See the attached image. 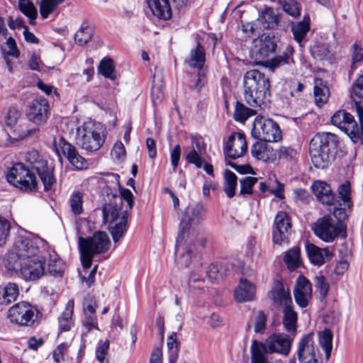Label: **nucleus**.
I'll return each instance as SVG.
<instances>
[{
  "mask_svg": "<svg viewBox=\"0 0 363 363\" xmlns=\"http://www.w3.org/2000/svg\"><path fill=\"white\" fill-rule=\"evenodd\" d=\"M205 215L206 209L200 203L189 204L182 213L174 254L182 267H188L193 256L191 249L184 246L183 242L189 236L191 228L198 225L204 218Z\"/></svg>",
  "mask_w": 363,
  "mask_h": 363,
  "instance_id": "1",
  "label": "nucleus"
},
{
  "mask_svg": "<svg viewBox=\"0 0 363 363\" xmlns=\"http://www.w3.org/2000/svg\"><path fill=\"white\" fill-rule=\"evenodd\" d=\"M271 83L269 78L258 69L247 71L243 76V97L251 107L262 108L270 101Z\"/></svg>",
  "mask_w": 363,
  "mask_h": 363,
  "instance_id": "2",
  "label": "nucleus"
},
{
  "mask_svg": "<svg viewBox=\"0 0 363 363\" xmlns=\"http://www.w3.org/2000/svg\"><path fill=\"white\" fill-rule=\"evenodd\" d=\"M340 147V138L335 133L318 132L311 139L309 155L317 169L327 168L335 159Z\"/></svg>",
  "mask_w": 363,
  "mask_h": 363,
  "instance_id": "3",
  "label": "nucleus"
},
{
  "mask_svg": "<svg viewBox=\"0 0 363 363\" xmlns=\"http://www.w3.org/2000/svg\"><path fill=\"white\" fill-rule=\"evenodd\" d=\"M110 245L109 237L104 231H97L88 238L80 236L78 239V247L84 269H89L94 255L106 252Z\"/></svg>",
  "mask_w": 363,
  "mask_h": 363,
  "instance_id": "4",
  "label": "nucleus"
},
{
  "mask_svg": "<svg viewBox=\"0 0 363 363\" xmlns=\"http://www.w3.org/2000/svg\"><path fill=\"white\" fill-rule=\"evenodd\" d=\"M7 182L23 192L38 191V183L35 174L24 163H13L6 174Z\"/></svg>",
  "mask_w": 363,
  "mask_h": 363,
  "instance_id": "5",
  "label": "nucleus"
},
{
  "mask_svg": "<svg viewBox=\"0 0 363 363\" xmlns=\"http://www.w3.org/2000/svg\"><path fill=\"white\" fill-rule=\"evenodd\" d=\"M25 160L29 164L31 169L35 170L43 184L45 191H49L56 183L54 174V167L48 166V162L38 151L32 150L28 151Z\"/></svg>",
  "mask_w": 363,
  "mask_h": 363,
  "instance_id": "6",
  "label": "nucleus"
},
{
  "mask_svg": "<svg viewBox=\"0 0 363 363\" xmlns=\"http://www.w3.org/2000/svg\"><path fill=\"white\" fill-rule=\"evenodd\" d=\"M251 135L254 138L265 143H277L282 140V131L279 124L262 116L255 118Z\"/></svg>",
  "mask_w": 363,
  "mask_h": 363,
  "instance_id": "7",
  "label": "nucleus"
},
{
  "mask_svg": "<svg viewBox=\"0 0 363 363\" xmlns=\"http://www.w3.org/2000/svg\"><path fill=\"white\" fill-rule=\"evenodd\" d=\"M314 234L325 242H333L337 238L345 239L347 236L346 227L335 223L331 215L319 218L314 224Z\"/></svg>",
  "mask_w": 363,
  "mask_h": 363,
  "instance_id": "8",
  "label": "nucleus"
},
{
  "mask_svg": "<svg viewBox=\"0 0 363 363\" xmlns=\"http://www.w3.org/2000/svg\"><path fill=\"white\" fill-rule=\"evenodd\" d=\"M77 143L87 152L98 151L105 142V136L101 135L95 124L91 121L84 122L77 130Z\"/></svg>",
  "mask_w": 363,
  "mask_h": 363,
  "instance_id": "9",
  "label": "nucleus"
},
{
  "mask_svg": "<svg viewBox=\"0 0 363 363\" xmlns=\"http://www.w3.org/2000/svg\"><path fill=\"white\" fill-rule=\"evenodd\" d=\"M40 314L37 307L22 301L14 304L9 309L7 317L12 323L33 327Z\"/></svg>",
  "mask_w": 363,
  "mask_h": 363,
  "instance_id": "10",
  "label": "nucleus"
},
{
  "mask_svg": "<svg viewBox=\"0 0 363 363\" xmlns=\"http://www.w3.org/2000/svg\"><path fill=\"white\" fill-rule=\"evenodd\" d=\"M278 40L274 35L263 33L256 40L253 55L257 65L263 66L275 54Z\"/></svg>",
  "mask_w": 363,
  "mask_h": 363,
  "instance_id": "11",
  "label": "nucleus"
},
{
  "mask_svg": "<svg viewBox=\"0 0 363 363\" xmlns=\"http://www.w3.org/2000/svg\"><path fill=\"white\" fill-rule=\"evenodd\" d=\"M331 123L346 133L354 143L360 142L358 124L354 116L344 109L335 111L331 117Z\"/></svg>",
  "mask_w": 363,
  "mask_h": 363,
  "instance_id": "12",
  "label": "nucleus"
},
{
  "mask_svg": "<svg viewBox=\"0 0 363 363\" xmlns=\"http://www.w3.org/2000/svg\"><path fill=\"white\" fill-rule=\"evenodd\" d=\"M45 262L46 258L41 255L23 259L20 268L23 278L28 281L38 280L45 272Z\"/></svg>",
  "mask_w": 363,
  "mask_h": 363,
  "instance_id": "13",
  "label": "nucleus"
},
{
  "mask_svg": "<svg viewBox=\"0 0 363 363\" xmlns=\"http://www.w3.org/2000/svg\"><path fill=\"white\" fill-rule=\"evenodd\" d=\"M291 228V219L286 211L277 212L272 226V241L274 244L281 245L289 242V235Z\"/></svg>",
  "mask_w": 363,
  "mask_h": 363,
  "instance_id": "14",
  "label": "nucleus"
},
{
  "mask_svg": "<svg viewBox=\"0 0 363 363\" xmlns=\"http://www.w3.org/2000/svg\"><path fill=\"white\" fill-rule=\"evenodd\" d=\"M50 110L48 101L43 96L35 98L28 104L26 115L33 123L40 125L46 123Z\"/></svg>",
  "mask_w": 363,
  "mask_h": 363,
  "instance_id": "15",
  "label": "nucleus"
},
{
  "mask_svg": "<svg viewBox=\"0 0 363 363\" xmlns=\"http://www.w3.org/2000/svg\"><path fill=\"white\" fill-rule=\"evenodd\" d=\"M103 192L107 197V199H104L105 203L102 206L103 222L111 225L119 220V214L122 208L116 202L118 195L115 189L106 186L104 189Z\"/></svg>",
  "mask_w": 363,
  "mask_h": 363,
  "instance_id": "16",
  "label": "nucleus"
},
{
  "mask_svg": "<svg viewBox=\"0 0 363 363\" xmlns=\"http://www.w3.org/2000/svg\"><path fill=\"white\" fill-rule=\"evenodd\" d=\"M247 151V143L244 133L233 132L223 147L225 157L236 160L244 156Z\"/></svg>",
  "mask_w": 363,
  "mask_h": 363,
  "instance_id": "17",
  "label": "nucleus"
},
{
  "mask_svg": "<svg viewBox=\"0 0 363 363\" xmlns=\"http://www.w3.org/2000/svg\"><path fill=\"white\" fill-rule=\"evenodd\" d=\"M267 297L276 308L282 307L293 302L290 290L285 287L281 279L274 280L272 289L267 293Z\"/></svg>",
  "mask_w": 363,
  "mask_h": 363,
  "instance_id": "18",
  "label": "nucleus"
},
{
  "mask_svg": "<svg viewBox=\"0 0 363 363\" xmlns=\"http://www.w3.org/2000/svg\"><path fill=\"white\" fill-rule=\"evenodd\" d=\"M21 116V111L16 106H10L6 113L4 122L7 128L11 130L13 138L17 140H22L26 137L32 135L33 133L38 131V128H30L26 130L17 131L14 129L18 121Z\"/></svg>",
  "mask_w": 363,
  "mask_h": 363,
  "instance_id": "19",
  "label": "nucleus"
},
{
  "mask_svg": "<svg viewBox=\"0 0 363 363\" xmlns=\"http://www.w3.org/2000/svg\"><path fill=\"white\" fill-rule=\"evenodd\" d=\"M300 363H318L313 341V333L303 335L298 342L297 350Z\"/></svg>",
  "mask_w": 363,
  "mask_h": 363,
  "instance_id": "20",
  "label": "nucleus"
},
{
  "mask_svg": "<svg viewBox=\"0 0 363 363\" xmlns=\"http://www.w3.org/2000/svg\"><path fill=\"white\" fill-rule=\"evenodd\" d=\"M306 251L311 263L318 267H320L325 262L330 261L334 256L333 252L328 247L321 248L308 242L306 244Z\"/></svg>",
  "mask_w": 363,
  "mask_h": 363,
  "instance_id": "21",
  "label": "nucleus"
},
{
  "mask_svg": "<svg viewBox=\"0 0 363 363\" xmlns=\"http://www.w3.org/2000/svg\"><path fill=\"white\" fill-rule=\"evenodd\" d=\"M206 61V53L201 42V37L196 38V46L190 50L189 56L184 63L192 69L203 70Z\"/></svg>",
  "mask_w": 363,
  "mask_h": 363,
  "instance_id": "22",
  "label": "nucleus"
},
{
  "mask_svg": "<svg viewBox=\"0 0 363 363\" xmlns=\"http://www.w3.org/2000/svg\"><path fill=\"white\" fill-rule=\"evenodd\" d=\"M267 342V354L268 353H280L288 355L291 350V342L287 335L273 334Z\"/></svg>",
  "mask_w": 363,
  "mask_h": 363,
  "instance_id": "23",
  "label": "nucleus"
},
{
  "mask_svg": "<svg viewBox=\"0 0 363 363\" xmlns=\"http://www.w3.org/2000/svg\"><path fill=\"white\" fill-rule=\"evenodd\" d=\"M59 145L62 154L67 157L70 164L78 169H82L86 167V162L85 159L79 154L76 147L66 141L63 137L60 138Z\"/></svg>",
  "mask_w": 363,
  "mask_h": 363,
  "instance_id": "24",
  "label": "nucleus"
},
{
  "mask_svg": "<svg viewBox=\"0 0 363 363\" xmlns=\"http://www.w3.org/2000/svg\"><path fill=\"white\" fill-rule=\"evenodd\" d=\"M294 52L295 50L293 46L287 45L284 51L281 55L270 57L263 67L269 68L271 71H274L284 65H293L295 64L294 58Z\"/></svg>",
  "mask_w": 363,
  "mask_h": 363,
  "instance_id": "25",
  "label": "nucleus"
},
{
  "mask_svg": "<svg viewBox=\"0 0 363 363\" xmlns=\"http://www.w3.org/2000/svg\"><path fill=\"white\" fill-rule=\"evenodd\" d=\"M312 189L314 195L323 204L328 206L335 204L336 196L330 185L325 182L316 181L313 184Z\"/></svg>",
  "mask_w": 363,
  "mask_h": 363,
  "instance_id": "26",
  "label": "nucleus"
},
{
  "mask_svg": "<svg viewBox=\"0 0 363 363\" xmlns=\"http://www.w3.org/2000/svg\"><path fill=\"white\" fill-rule=\"evenodd\" d=\"M40 248L32 239L24 238L16 245V253L19 259H27L38 255Z\"/></svg>",
  "mask_w": 363,
  "mask_h": 363,
  "instance_id": "27",
  "label": "nucleus"
},
{
  "mask_svg": "<svg viewBox=\"0 0 363 363\" xmlns=\"http://www.w3.org/2000/svg\"><path fill=\"white\" fill-rule=\"evenodd\" d=\"M256 286L246 279H241L239 285L234 291V296L239 303L247 302L255 299Z\"/></svg>",
  "mask_w": 363,
  "mask_h": 363,
  "instance_id": "28",
  "label": "nucleus"
},
{
  "mask_svg": "<svg viewBox=\"0 0 363 363\" xmlns=\"http://www.w3.org/2000/svg\"><path fill=\"white\" fill-rule=\"evenodd\" d=\"M147 4L152 14L157 18L167 21L172 18L169 0H147Z\"/></svg>",
  "mask_w": 363,
  "mask_h": 363,
  "instance_id": "29",
  "label": "nucleus"
},
{
  "mask_svg": "<svg viewBox=\"0 0 363 363\" xmlns=\"http://www.w3.org/2000/svg\"><path fill=\"white\" fill-rule=\"evenodd\" d=\"M281 14L272 7H267L259 15V21L267 30H276L279 26Z\"/></svg>",
  "mask_w": 363,
  "mask_h": 363,
  "instance_id": "30",
  "label": "nucleus"
},
{
  "mask_svg": "<svg viewBox=\"0 0 363 363\" xmlns=\"http://www.w3.org/2000/svg\"><path fill=\"white\" fill-rule=\"evenodd\" d=\"M74 302L69 300L65 308L58 318V333L69 331L74 326L72 318L74 313Z\"/></svg>",
  "mask_w": 363,
  "mask_h": 363,
  "instance_id": "31",
  "label": "nucleus"
},
{
  "mask_svg": "<svg viewBox=\"0 0 363 363\" xmlns=\"http://www.w3.org/2000/svg\"><path fill=\"white\" fill-rule=\"evenodd\" d=\"M128 211L122 212L121 216L114 224H108V230L115 243L118 242L125 235L128 229Z\"/></svg>",
  "mask_w": 363,
  "mask_h": 363,
  "instance_id": "32",
  "label": "nucleus"
},
{
  "mask_svg": "<svg viewBox=\"0 0 363 363\" xmlns=\"http://www.w3.org/2000/svg\"><path fill=\"white\" fill-rule=\"evenodd\" d=\"M311 28L310 16L306 13L303 16V19L297 23H291V30L293 33L294 40L301 44L306 38Z\"/></svg>",
  "mask_w": 363,
  "mask_h": 363,
  "instance_id": "33",
  "label": "nucleus"
},
{
  "mask_svg": "<svg viewBox=\"0 0 363 363\" xmlns=\"http://www.w3.org/2000/svg\"><path fill=\"white\" fill-rule=\"evenodd\" d=\"M18 295L19 289L16 283L8 282L0 285V305L7 306L14 302Z\"/></svg>",
  "mask_w": 363,
  "mask_h": 363,
  "instance_id": "34",
  "label": "nucleus"
},
{
  "mask_svg": "<svg viewBox=\"0 0 363 363\" xmlns=\"http://www.w3.org/2000/svg\"><path fill=\"white\" fill-rule=\"evenodd\" d=\"M282 324L289 332H296L297 328L298 313L294 311L293 302L282 306Z\"/></svg>",
  "mask_w": 363,
  "mask_h": 363,
  "instance_id": "35",
  "label": "nucleus"
},
{
  "mask_svg": "<svg viewBox=\"0 0 363 363\" xmlns=\"http://www.w3.org/2000/svg\"><path fill=\"white\" fill-rule=\"evenodd\" d=\"M94 34V26L88 21H84L74 34L75 43L79 46H84L91 40Z\"/></svg>",
  "mask_w": 363,
  "mask_h": 363,
  "instance_id": "36",
  "label": "nucleus"
},
{
  "mask_svg": "<svg viewBox=\"0 0 363 363\" xmlns=\"http://www.w3.org/2000/svg\"><path fill=\"white\" fill-rule=\"evenodd\" d=\"M313 94L317 105L321 106L327 103L330 90L322 78L316 77L314 80Z\"/></svg>",
  "mask_w": 363,
  "mask_h": 363,
  "instance_id": "37",
  "label": "nucleus"
},
{
  "mask_svg": "<svg viewBox=\"0 0 363 363\" xmlns=\"http://www.w3.org/2000/svg\"><path fill=\"white\" fill-rule=\"evenodd\" d=\"M252 363H269L267 359L266 345L257 340L252 341L250 347Z\"/></svg>",
  "mask_w": 363,
  "mask_h": 363,
  "instance_id": "38",
  "label": "nucleus"
},
{
  "mask_svg": "<svg viewBox=\"0 0 363 363\" xmlns=\"http://www.w3.org/2000/svg\"><path fill=\"white\" fill-rule=\"evenodd\" d=\"M223 191L228 198L231 199L236 194L238 177L233 172L226 169L223 173Z\"/></svg>",
  "mask_w": 363,
  "mask_h": 363,
  "instance_id": "39",
  "label": "nucleus"
},
{
  "mask_svg": "<svg viewBox=\"0 0 363 363\" xmlns=\"http://www.w3.org/2000/svg\"><path fill=\"white\" fill-rule=\"evenodd\" d=\"M338 199H336L335 203L339 206L353 207V202L351 197V184L349 181H345L341 184L337 189Z\"/></svg>",
  "mask_w": 363,
  "mask_h": 363,
  "instance_id": "40",
  "label": "nucleus"
},
{
  "mask_svg": "<svg viewBox=\"0 0 363 363\" xmlns=\"http://www.w3.org/2000/svg\"><path fill=\"white\" fill-rule=\"evenodd\" d=\"M284 262L290 270H295L301 264V250L298 246L287 250L284 257Z\"/></svg>",
  "mask_w": 363,
  "mask_h": 363,
  "instance_id": "41",
  "label": "nucleus"
},
{
  "mask_svg": "<svg viewBox=\"0 0 363 363\" xmlns=\"http://www.w3.org/2000/svg\"><path fill=\"white\" fill-rule=\"evenodd\" d=\"M167 345L169 350L168 363H177L181 342L177 339L176 332H172L167 337Z\"/></svg>",
  "mask_w": 363,
  "mask_h": 363,
  "instance_id": "42",
  "label": "nucleus"
},
{
  "mask_svg": "<svg viewBox=\"0 0 363 363\" xmlns=\"http://www.w3.org/2000/svg\"><path fill=\"white\" fill-rule=\"evenodd\" d=\"M257 111L252 108H248L240 101H237L235 105L233 118L240 123L245 122L250 117L255 116Z\"/></svg>",
  "mask_w": 363,
  "mask_h": 363,
  "instance_id": "43",
  "label": "nucleus"
},
{
  "mask_svg": "<svg viewBox=\"0 0 363 363\" xmlns=\"http://www.w3.org/2000/svg\"><path fill=\"white\" fill-rule=\"evenodd\" d=\"M226 268L220 262H213L208 265L206 275L212 283H218L225 276Z\"/></svg>",
  "mask_w": 363,
  "mask_h": 363,
  "instance_id": "44",
  "label": "nucleus"
},
{
  "mask_svg": "<svg viewBox=\"0 0 363 363\" xmlns=\"http://www.w3.org/2000/svg\"><path fill=\"white\" fill-rule=\"evenodd\" d=\"M99 72L105 78L115 80L116 67L113 59L109 57H105L101 59L98 67Z\"/></svg>",
  "mask_w": 363,
  "mask_h": 363,
  "instance_id": "45",
  "label": "nucleus"
},
{
  "mask_svg": "<svg viewBox=\"0 0 363 363\" xmlns=\"http://www.w3.org/2000/svg\"><path fill=\"white\" fill-rule=\"evenodd\" d=\"M65 264L57 255H50L48 270L50 275L62 277L64 274Z\"/></svg>",
  "mask_w": 363,
  "mask_h": 363,
  "instance_id": "46",
  "label": "nucleus"
},
{
  "mask_svg": "<svg viewBox=\"0 0 363 363\" xmlns=\"http://www.w3.org/2000/svg\"><path fill=\"white\" fill-rule=\"evenodd\" d=\"M310 52L314 59L325 60L330 58L329 45L326 43L316 42L311 46Z\"/></svg>",
  "mask_w": 363,
  "mask_h": 363,
  "instance_id": "47",
  "label": "nucleus"
},
{
  "mask_svg": "<svg viewBox=\"0 0 363 363\" xmlns=\"http://www.w3.org/2000/svg\"><path fill=\"white\" fill-rule=\"evenodd\" d=\"M264 143L260 140L255 143L251 147V154L255 159L266 162L270 159V155L269 148Z\"/></svg>",
  "mask_w": 363,
  "mask_h": 363,
  "instance_id": "48",
  "label": "nucleus"
},
{
  "mask_svg": "<svg viewBox=\"0 0 363 363\" xmlns=\"http://www.w3.org/2000/svg\"><path fill=\"white\" fill-rule=\"evenodd\" d=\"M18 8L23 14L28 18L30 25H35L38 12L33 3L30 0H27L24 2H18Z\"/></svg>",
  "mask_w": 363,
  "mask_h": 363,
  "instance_id": "49",
  "label": "nucleus"
},
{
  "mask_svg": "<svg viewBox=\"0 0 363 363\" xmlns=\"http://www.w3.org/2000/svg\"><path fill=\"white\" fill-rule=\"evenodd\" d=\"M333 206H334L333 216L336 220H335V223L337 225H344L347 228V225L345 221L348 218L350 214L352 213L353 207H350L349 209L348 206H339L337 203Z\"/></svg>",
  "mask_w": 363,
  "mask_h": 363,
  "instance_id": "50",
  "label": "nucleus"
},
{
  "mask_svg": "<svg viewBox=\"0 0 363 363\" xmlns=\"http://www.w3.org/2000/svg\"><path fill=\"white\" fill-rule=\"evenodd\" d=\"M84 194L79 191H74L72 193L69 199V204L72 212L75 216L81 215L83 211Z\"/></svg>",
  "mask_w": 363,
  "mask_h": 363,
  "instance_id": "51",
  "label": "nucleus"
},
{
  "mask_svg": "<svg viewBox=\"0 0 363 363\" xmlns=\"http://www.w3.org/2000/svg\"><path fill=\"white\" fill-rule=\"evenodd\" d=\"M65 0H42L40 6V13L43 18H47L52 13L57 6L64 2Z\"/></svg>",
  "mask_w": 363,
  "mask_h": 363,
  "instance_id": "52",
  "label": "nucleus"
},
{
  "mask_svg": "<svg viewBox=\"0 0 363 363\" xmlns=\"http://www.w3.org/2000/svg\"><path fill=\"white\" fill-rule=\"evenodd\" d=\"M351 65L350 74L352 73L356 69V64L363 62V45L358 42H355L351 47Z\"/></svg>",
  "mask_w": 363,
  "mask_h": 363,
  "instance_id": "53",
  "label": "nucleus"
},
{
  "mask_svg": "<svg viewBox=\"0 0 363 363\" xmlns=\"http://www.w3.org/2000/svg\"><path fill=\"white\" fill-rule=\"evenodd\" d=\"M314 285L319 291L321 300H324L328 294L330 284L326 281L325 277L322 274L316 275L314 278Z\"/></svg>",
  "mask_w": 363,
  "mask_h": 363,
  "instance_id": "54",
  "label": "nucleus"
},
{
  "mask_svg": "<svg viewBox=\"0 0 363 363\" xmlns=\"http://www.w3.org/2000/svg\"><path fill=\"white\" fill-rule=\"evenodd\" d=\"M258 179L255 177H245L240 180V194L245 195L249 194L251 195L253 193V187L255 184L257 182Z\"/></svg>",
  "mask_w": 363,
  "mask_h": 363,
  "instance_id": "55",
  "label": "nucleus"
},
{
  "mask_svg": "<svg viewBox=\"0 0 363 363\" xmlns=\"http://www.w3.org/2000/svg\"><path fill=\"white\" fill-rule=\"evenodd\" d=\"M109 340H106L105 341L100 340L96 349V358L99 363H108V360L106 361V357L108 354L109 350Z\"/></svg>",
  "mask_w": 363,
  "mask_h": 363,
  "instance_id": "56",
  "label": "nucleus"
},
{
  "mask_svg": "<svg viewBox=\"0 0 363 363\" xmlns=\"http://www.w3.org/2000/svg\"><path fill=\"white\" fill-rule=\"evenodd\" d=\"M281 4L283 10L287 14L294 18L298 17L301 15L298 3L295 0H283Z\"/></svg>",
  "mask_w": 363,
  "mask_h": 363,
  "instance_id": "57",
  "label": "nucleus"
},
{
  "mask_svg": "<svg viewBox=\"0 0 363 363\" xmlns=\"http://www.w3.org/2000/svg\"><path fill=\"white\" fill-rule=\"evenodd\" d=\"M84 319L82 322L83 326L87 332H90L94 329L99 330L98 320L96 313H84Z\"/></svg>",
  "mask_w": 363,
  "mask_h": 363,
  "instance_id": "58",
  "label": "nucleus"
},
{
  "mask_svg": "<svg viewBox=\"0 0 363 363\" xmlns=\"http://www.w3.org/2000/svg\"><path fill=\"white\" fill-rule=\"evenodd\" d=\"M185 160L188 164H194L196 168H201L203 164L202 156L194 148L185 156Z\"/></svg>",
  "mask_w": 363,
  "mask_h": 363,
  "instance_id": "59",
  "label": "nucleus"
},
{
  "mask_svg": "<svg viewBox=\"0 0 363 363\" xmlns=\"http://www.w3.org/2000/svg\"><path fill=\"white\" fill-rule=\"evenodd\" d=\"M294 291H306L312 296V284L310 280L304 275L300 274L296 279V289Z\"/></svg>",
  "mask_w": 363,
  "mask_h": 363,
  "instance_id": "60",
  "label": "nucleus"
},
{
  "mask_svg": "<svg viewBox=\"0 0 363 363\" xmlns=\"http://www.w3.org/2000/svg\"><path fill=\"white\" fill-rule=\"evenodd\" d=\"M196 77V80L193 84L189 86V89L191 91L195 90L198 94H200L203 88L207 84V78L203 70H198Z\"/></svg>",
  "mask_w": 363,
  "mask_h": 363,
  "instance_id": "61",
  "label": "nucleus"
},
{
  "mask_svg": "<svg viewBox=\"0 0 363 363\" xmlns=\"http://www.w3.org/2000/svg\"><path fill=\"white\" fill-rule=\"evenodd\" d=\"M68 345L66 342H62L57 346L52 352V359L56 363H60L65 359V354L68 351Z\"/></svg>",
  "mask_w": 363,
  "mask_h": 363,
  "instance_id": "62",
  "label": "nucleus"
},
{
  "mask_svg": "<svg viewBox=\"0 0 363 363\" xmlns=\"http://www.w3.org/2000/svg\"><path fill=\"white\" fill-rule=\"evenodd\" d=\"M82 306L84 313H96L97 303L95 296L87 294L84 298Z\"/></svg>",
  "mask_w": 363,
  "mask_h": 363,
  "instance_id": "63",
  "label": "nucleus"
},
{
  "mask_svg": "<svg viewBox=\"0 0 363 363\" xmlns=\"http://www.w3.org/2000/svg\"><path fill=\"white\" fill-rule=\"evenodd\" d=\"M351 94L358 99H363V74L359 75L353 82Z\"/></svg>",
  "mask_w": 363,
  "mask_h": 363,
  "instance_id": "64",
  "label": "nucleus"
}]
</instances>
